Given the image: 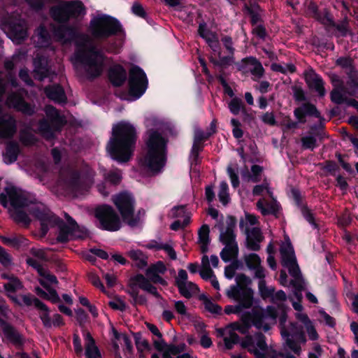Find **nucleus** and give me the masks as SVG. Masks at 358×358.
Returning a JSON list of instances; mask_svg holds the SVG:
<instances>
[{
	"label": "nucleus",
	"mask_w": 358,
	"mask_h": 358,
	"mask_svg": "<svg viewBox=\"0 0 358 358\" xmlns=\"http://www.w3.org/2000/svg\"><path fill=\"white\" fill-rule=\"evenodd\" d=\"M137 139L134 127L129 122H120L113 125L112 136L106 145L110 157L120 162H129L134 153Z\"/></svg>",
	"instance_id": "obj_1"
},
{
	"label": "nucleus",
	"mask_w": 358,
	"mask_h": 358,
	"mask_svg": "<svg viewBox=\"0 0 358 358\" xmlns=\"http://www.w3.org/2000/svg\"><path fill=\"white\" fill-rule=\"evenodd\" d=\"M32 214L41 222V228L45 234L49 227H58L57 241L60 243H66L73 239H83L88 236L87 230L80 227L69 216H66V222L60 220L44 206L33 208Z\"/></svg>",
	"instance_id": "obj_2"
},
{
	"label": "nucleus",
	"mask_w": 358,
	"mask_h": 358,
	"mask_svg": "<svg viewBox=\"0 0 358 358\" xmlns=\"http://www.w3.org/2000/svg\"><path fill=\"white\" fill-rule=\"evenodd\" d=\"M144 154L139 159V165L148 171L159 172L166 162V140L157 131H148L145 141Z\"/></svg>",
	"instance_id": "obj_3"
},
{
	"label": "nucleus",
	"mask_w": 358,
	"mask_h": 358,
	"mask_svg": "<svg viewBox=\"0 0 358 358\" xmlns=\"http://www.w3.org/2000/svg\"><path fill=\"white\" fill-rule=\"evenodd\" d=\"M75 62L80 64L90 77L99 76L103 71V55L93 45L87 35L80 36L76 41Z\"/></svg>",
	"instance_id": "obj_4"
},
{
	"label": "nucleus",
	"mask_w": 358,
	"mask_h": 358,
	"mask_svg": "<svg viewBox=\"0 0 358 358\" xmlns=\"http://www.w3.org/2000/svg\"><path fill=\"white\" fill-rule=\"evenodd\" d=\"M236 282L227 291L226 294L229 298L239 301V304L226 306L224 312L227 314L239 313L243 308H249L252 305L253 292L248 287L251 284L250 278L240 273L236 275Z\"/></svg>",
	"instance_id": "obj_5"
},
{
	"label": "nucleus",
	"mask_w": 358,
	"mask_h": 358,
	"mask_svg": "<svg viewBox=\"0 0 358 358\" xmlns=\"http://www.w3.org/2000/svg\"><path fill=\"white\" fill-rule=\"evenodd\" d=\"M5 193L0 194V203L5 208L8 207L9 199L11 208H9V213L12 218L17 223H22L27 225L30 222L28 215L19 208L26 206L29 204V201L24 193L16 187L8 185L4 189Z\"/></svg>",
	"instance_id": "obj_6"
},
{
	"label": "nucleus",
	"mask_w": 358,
	"mask_h": 358,
	"mask_svg": "<svg viewBox=\"0 0 358 358\" xmlns=\"http://www.w3.org/2000/svg\"><path fill=\"white\" fill-rule=\"evenodd\" d=\"M113 201L121 214L122 220L131 227L136 226L141 221V213L143 210L134 212L135 201L131 194L127 192H121L113 196Z\"/></svg>",
	"instance_id": "obj_7"
},
{
	"label": "nucleus",
	"mask_w": 358,
	"mask_h": 358,
	"mask_svg": "<svg viewBox=\"0 0 358 358\" xmlns=\"http://www.w3.org/2000/svg\"><path fill=\"white\" fill-rule=\"evenodd\" d=\"M241 346L257 358H285L283 355L268 348L265 337L262 334L246 336L241 342Z\"/></svg>",
	"instance_id": "obj_8"
},
{
	"label": "nucleus",
	"mask_w": 358,
	"mask_h": 358,
	"mask_svg": "<svg viewBox=\"0 0 358 358\" xmlns=\"http://www.w3.org/2000/svg\"><path fill=\"white\" fill-rule=\"evenodd\" d=\"M90 29L94 38L105 39L115 34L120 30V25L113 18L101 15L91 20Z\"/></svg>",
	"instance_id": "obj_9"
},
{
	"label": "nucleus",
	"mask_w": 358,
	"mask_h": 358,
	"mask_svg": "<svg viewBox=\"0 0 358 358\" xmlns=\"http://www.w3.org/2000/svg\"><path fill=\"white\" fill-rule=\"evenodd\" d=\"M280 252L282 266L287 268L290 275L294 278V280L291 281V284L298 289H303V282L301 279L299 268L291 243L288 242L283 243L280 247Z\"/></svg>",
	"instance_id": "obj_10"
},
{
	"label": "nucleus",
	"mask_w": 358,
	"mask_h": 358,
	"mask_svg": "<svg viewBox=\"0 0 358 358\" xmlns=\"http://www.w3.org/2000/svg\"><path fill=\"white\" fill-rule=\"evenodd\" d=\"M55 20L66 22L70 17H78L85 14V8L80 1L63 2L51 9Z\"/></svg>",
	"instance_id": "obj_11"
},
{
	"label": "nucleus",
	"mask_w": 358,
	"mask_h": 358,
	"mask_svg": "<svg viewBox=\"0 0 358 358\" xmlns=\"http://www.w3.org/2000/svg\"><path fill=\"white\" fill-rule=\"evenodd\" d=\"M94 215L102 229L115 231L121 228L120 217L113 207L107 205L99 206L96 208Z\"/></svg>",
	"instance_id": "obj_12"
},
{
	"label": "nucleus",
	"mask_w": 358,
	"mask_h": 358,
	"mask_svg": "<svg viewBox=\"0 0 358 358\" xmlns=\"http://www.w3.org/2000/svg\"><path fill=\"white\" fill-rule=\"evenodd\" d=\"M2 29L17 44L21 43L28 36L26 22L17 15L6 19L2 24Z\"/></svg>",
	"instance_id": "obj_13"
},
{
	"label": "nucleus",
	"mask_w": 358,
	"mask_h": 358,
	"mask_svg": "<svg viewBox=\"0 0 358 358\" xmlns=\"http://www.w3.org/2000/svg\"><path fill=\"white\" fill-rule=\"evenodd\" d=\"M277 313L275 308L268 306L266 310L255 308L252 310L251 319L252 324L259 329L266 331L271 325L275 323Z\"/></svg>",
	"instance_id": "obj_14"
},
{
	"label": "nucleus",
	"mask_w": 358,
	"mask_h": 358,
	"mask_svg": "<svg viewBox=\"0 0 358 358\" xmlns=\"http://www.w3.org/2000/svg\"><path fill=\"white\" fill-rule=\"evenodd\" d=\"M11 312L8 309L4 301L0 299V326L2 329L5 337L15 345H21L22 338L21 335L7 323L4 319H8Z\"/></svg>",
	"instance_id": "obj_15"
},
{
	"label": "nucleus",
	"mask_w": 358,
	"mask_h": 358,
	"mask_svg": "<svg viewBox=\"0 0 358 358\" xmlns=\"http://www.w3.org/2000/svg\"><path fill=\"white\" fill-rule=\"evenodd\" d=\"M45 113L47 117L50 119L51 124L48 120H43L39 122L38 129L45 138L50 139L54 136V131L55 130V126L62 124L64 123V118L60 116L58 111L51 106H47L45 107Z\"/></svg>",
	"instance_id": "obj_16"
},
{
	"label": "nucleus",
	"mask_w": 358,
	"mask_h": 358,
	"mask_svg": "<svg viewBox=\"0 0 358 358\" xmlns=\"http://www.w3.org/2000/svg\"><path fill=\"white\" fill-rule=\"evenodd\" d=\"M129 93L135 99L139 98L147 88L148 80L145 73L138 67L134 66L129 71Z\"/></svg>",
	"instance_id": "obj_17"
},
{
	"label": "nucleus",
	"mask_w": 358,
	"mask_h": 358,
	"mask_svg": "<svg viewBox=\"0 0 358 358\" xmlns=\"http://www.w3.org/2000/svg\"><path fill=\"white\" fill-rule=\"evenodd\" d=\"M281 335L285 340L288 348L296 355L301 352V344L306 341L305 335L301 331H298L296 324L291 323L289 329L282 327Z\"/></svg>",
	"instance_id": "obj_18"
},
{
	"label": "nucleus",
	"mask_w": 358,
	"mask_h": 358,
	"mask_svg": "<svg viewBox=\"0 0 358 358\" xmlns=\"http://www.w3.org/2000/svg\"><path fill=\"white\" fill-rule=\"evenodd\" d=\"M93 175L79 174L76 172L69 173L66 181L68 187L76 194H83L91 187L93 183Z\"/></svg>",
	"instance_id": "obj_19"
},
{
	"label": "nucleus",
	"mask_w": 358,
	"mask_h": 358,
	"mask_svg": "<svg viewBox=\"0 0 358 358\" xmlns=\"http://www.w3.org/2000/svg\"><path fill=\"white\" fill-rule=\"evenodd\" d=\"M39 282L50 294V300L54 303L59 301V297L56 291L51 288L52 285L57 284V278L45 268L39 271Z\"/></svg>",
	"instance_id": "obj_20"
},
{
	"label": "nucleus",
	"mask_w": 358,
	"mask_h": 358,
	"mask_svg": "<svg viewBox=\"0 0 358 358\" xmlns=\"http://www.w3.org/2000/svg\"><path fill=\"white\" fill-rule=\"evenodd\" d=\"M151 282L147 276L145 277L142 274H138L130 278L129 287V288H133V286H134L136 289L139 287L152 294L155 297L160 298V294L157 291V288L151 284Z\"/></svg>",
	"instance_id": "obj_21"
},
{
	"label": "nucleus",
	"mask_w": 358,
	"mask_h": 358,
	"mask_svg": "<svg viewBox=\"0 0 358 358\" xmlns=\"http://www.w3.org/2000/svg\"><path fill=\"white\" fill-rule=\"evenodd\" d=\"M154 346L158 351L162 352V358H165V355H168L170 357L176 356L179 353L185 352L186 349L185 343L179 345L166 344L162 337L154 341Z\"/></svg>",
	"instance_id": "obj_22"
},
{
	"label": "nucleus",
	"mask_w": 358,
	"mask_h": 358,
	"mask_svg": "<svg viewBox=\"0 0 358 358\" xmlns=\"http://www.w3.org/2000/svg\"><path fill=\"white\" fill-rule=\"evenodd\" d=\"M6 104L28 115H32L35 111L34 106L25 102L18 94H10L6 100Z\"/></svg>",
	"instance_id": "obj_23"
},
{
	"label": "nucleus",
	"mask_w": 358,
	"mask_h": 358,
	"mask_svg": "<svg viewBox=\"0 0 358 358\" xmlns=\"http://www.w3.org/2000/svg\"><path fill=\"white\" fill-rule=\"evenodd\" d=\"M166 271V268L162 262H157L151 265L145 272L146 276L154 283H159L163 286L167 285L166 281L161 277Z\"/></svg>",
	"instance_id": "obj_24"
},
{
	"label": "nucleus",
	"mask_w": 358,
	"mask_h": 358,
	"mask_svg": "<svg viewBox=\"0 0 358 358\" xmlns=\"http://www.w3.org/2000/svg\"><path fill=\"white\" fill-rule=\"evenodd\" d=\"M244 262L250 270L254 271L255 277L264 278V269L261 264V259L255 253H250L244 255Z\"/></svg>",
	"instance_id": "obj_25"
},
{
	"label": "nucleus",
	"mask_w": 358,
	"mask_h": 358,
	"mask_svg": "<svg viewBox=\"0 0 358 358\" xmlns=\"http://www.w3.org/2000/svg\"><path fill=\"white\" fill-rule=\"evenodd\" d=\"M16 131L15 120L9 114H0V137L10 138Z\"/></svg>",
	"instance_id": "obj_26"
},
{
	"label": "nucleus",
	"mask_w": 358,
	"mask_h": 358,
	"mask_svg": "<svg viewBox=\"0 0 358 358\" xmlns=\"http://www.w3.org/2000/svg\"><path fill=\"white\" fill-rule=\"evenodd\" d=\"M210 264L213 268H217L219 264L218 257L216 255H211L209 259L207 255H203L201 258L199 273L204 280H208V278L213 277L214 272L210 267Z\"/></svg>",
	"instance_id": "obj_27"
},
{
	"label": "nucleus",
	"mask_w": 358,
	"mask_h": 358,
	"mask_svg": "<svg viewBox=\"0 0 358 358\" xmlns=\"http://www.w3.org/2000/svg\"><path fill=\"white\" fill-rule=\"evenodd\" d=\"M305 80L310 88L315 90L320 96H324L325 90L323 81L313 69L306 71Z\"/></svg>",
	"instance_id": "obj_28"
},
{
	"label": "nucleus",
	"mask_w": 358,
	"mask_h": 358,
	"mask_svg": "<svg viewBox=\"0 0 358 358\" xmlns=\"http://www.w3.org/2000/svg\"><path fill=\"white\" fill-rule=\"evenodd\" d=\"M34 77L40 80L49 76L50 71L47 65V59L44 57L37 55L34 59Z\"/></svg>",
	"instance_id": "obj_29"
},
{
	"label": "nucleus",
	"mask_w": 358,
	"mask_h": 358,
	"mask_svg": "<svg viewBox=\"0 0 358 358\" xmlns=\"http://www.w3.org/2000/svg\"><path fill=\"white\" fill-rule=\"evenodd\" d=\"M235 227L236 222L231 220L227 223L226 228L221 231L220 240L223 245L237 244L234 234Z\"/></svg>",
	"instance_id": "obj_30"
},
{
	"label": "nucleus",
	"mask_w": 358,
	"mask_h": 358,
	"mask_svg": "<svg viewBox=\"0 0 358 358\" xmlns=\"http://www.w3.org/2000/svg\"><path fill=\"white\" fill-rule=\"evenodd\" d=\"M294 115L299 122H304L306 115H313L319 117L320 113L315 106L310 103H303L301 106L294 110Z\"/></svg>",
	"instance_id": "obj_31"
},
{
	"label": "nucleus",
	"mask_w": 358,
	"mask_h": 358,
	"mask_svg": "<svg viewBox=\"0 0 358 358\" xmlns=\"http://www.w3.org/2000/svg\"><path fill=\"white\" fill-rule=\"evenodd\" d=\"M85 355L87 358H101L100 352L95 344V341L89 332L85 334Z\"/></svg>",
	"instance_id": "obj_32"
},
{
	"label": "nucleus",
	"mask_w": 358,
	"mask_h": 358,
	"mask_svg": "<svg viewBox=\"0 0 358 358\" xmlns=\"http://www.w3.org/2000/svg\"><path fill=\"white\" fill-rule=\"evenodd\" d=\"M271 199V201H268L265 199H260L257 202V207L263 215L275 214L278 210L277 201L273 197Z\"/></svg>",
	"instance_id": "obj_33"
},
{
	"label": "nucleus",
	"mask_w": 358,
	"mask_h": 358,
	"mask_svg": "<svg viewBox=\"0 0 358 358\" xmlns=\"http://www.w3.org/2000/svg\"><path fill=\"white\" fill-rule=\"evenodd\" d=\"M32 40L36 46L45 48L49 45L50 38L47 30L43 27H40L32 36Z\"/></svg>",
	"instance_id": "obj_34"
},
{
	"label": "nucleus",
	"mask_w": 358,
	"mask_h": 358,
	"mask_svg": "<svg viewBox=\"0 0 358 358\" xmlns=\"http://www.w3.org/2000/svg\"><path fill=\"white\" fill-rule=\"evenodd\" d=\"M126 71L121 66H115L110 69L109 79L115 86H120L125 81Z\"/></svg>",
	"instance_id": "obj_35"
},
{
	"label": "nucleus",
	"mask_w": 358,
	"mask_h": 358,
	"mask_svg": "<svg viewBox=\"0 0 358 358\" xmlns=\"http://www.w3.org/2000/svg\"><path fill=\"white\" fill-rule=\"evenodd\" d=\"M1 278L8 280V282L3 285V287L9 296L10 294L14 293L22 288V282L13 275L2 273Z\"/></svg>",
	"instance_id": "obj_36"
},
{
	"label": "nucleus",
	"mask_w": 358,
	"mask_h": 358,
	"mask_svg": "<svg viewBox=\"0 0 358 358\" xmlns=\"http://www.w3.org/2000/svg\"><path fill=\"white\" fill-rule=\"evenodd\" d=\"M245 63L248 71L253 76V80H257L263 76L264 69L259 61L255 58L251 57L246 59Z\"/></svg>",
	"instance_id": "obj_37"
},
{
	"label": "nucleus",
	"mask_w": 358,
	"mask_h": 358,
	"mask_svg": "<svg viewBox=\"0 0 358 358\" xmlns=\"http://www.w3.org/2000/svg\"><path fill=\"white\" fill-rule=\"evenodd\" d=\"M47 96L57 103H64L66 100L64 90L59 85L45 87Z\"/></svg>",
	"instance_id": "obj_38"
},
{
	"label": "nucleus",
	"mask_w": 358,
	"mask_h": 358,
	"mask_svg": "<svg viewBox=\"0 0 358 358\" xmlns=\"http://www.w3.org/2000/svg\"><path fill=\"white\" fill-rule=\"evenodd\" d=\"M35 307L39 310V317L46 328H50L52 316L50 315L49 310L45 304L39 300H35Z\"/></svg>",
	"instance_id": "obj_39"
},
{
	"label": "nucleus",
	"mask_w": 358,
	"mask_h": 358,
	"mask_svg": "<svg viewBox=\"0 0 358 358\" xmlns=\"http://www.w3.org/2000/svg\"><path fill=\"white\" fill-rule=\"evenodd\" d=\"M238 254V244L224 245V248L220 252V257L224 262H227L231 259H236Z\"/></svg>",
	"instance_id": "obj_40"
},
{
	"label": "nucleus",
	"mask_w": 358,
	"mask_h": 358,
	"mask_svg": "<svg viewBox=\"0 0 358 358\" xmlns=\"http://www.w3.org/2000/svg\"><path fill=\"white\" fill-rule=\"evenodd\" d=\"M55 36L62 43H66L70 41L74 36V31L73 29L66 26H60L55 30Z\"/></svg>",
	"instance_id": "obj_41"
},
{
	"label": "nucleus",
	"mask_w": 358,
	"mask_h": 358,
	"mask_svg": "<svg viewBox=\"0 0 358 358\" xmlns=\"http://www.w3.org/2000/svg\"><path fill=\"white\" fill-rule=\"evenodd\" d=\"M127 255L135 262L137 267L143 268L148 264V257L140 250H131Z\"/></svg>",
	"instance_id": "obj_42"
},
{
	"label": "nucleus",
	"mask_w": 358,
	"mask_h": 358,
	"mask_svg": "<svg viewBox=\"0 0 358 358\" xmlns=\"http://www.w3.org/2000/svg\"><path fill=\"white\" fill-rule=\"evenodd\" d=\"M209 232V227L206 224L202 225L198 231L199 243L201 245V251L202 253H206L208 251Z\"/></svg>",
	"instance_id": "obj_43"
},
{
	"label": "nucleus",
	"mask_w": 358,
	"mask_h": 358,
	"mask_svg": "<svg viewBox=\"0 0 358 358\" xmlns=\"http://www.w3.org/2000/svg\"><path fill=\"white\" fill-rule=\"evenodd\" d=\"M178 289L181 295L187 299L196 294L199 290L198 286L190 281L183 283L178 287Z\"/></svg>",
	"instance_id": "obj_44"
},
{
	"label": "nucleus",
	"mask_w": 358,
	"mask_h": 358,
	"mask_svg": "<svg viewBox=\"0 0 358 358\" xmlns=\"http://www.w3.org/2000/svg\"><path fill=\"white\" fill-rule=\"evenodd\" d=\"M226 331L224 343L227 349H231L233 345L238 342L239 336L230 324L226 327Z\"/></svg>",
	"instance_id": "obj_45"
},
{
	"label": "nucleus",
	"mask_w": 358,
	"mask_h": 358,
	"mask_svg": "<svg viewBox=\"0 0 358 358\" xmlns=\"http://www.w3.org/2000/svg\"><path fill=\"white\" fill-rule=\"evenodd\" d=\"M1 241L9 246L18 248L21 245H24L26 239L22 236H12L10 237L1 236Z\"/></svg>",
	"instance_id": "obj_46"
},
{
	"label": "nucleus",
	"mask_w": 358,
	"mask_h": 358,
	"mask_svg": "<svg viewBox=\"0 0 358 358\" xmlns=\"http://www.w3.org/2000/svg\"><path fill=\"white\" fill-rule=\"evenodd\" d=\"M199 35L206 40L208 44H210L211 41L218 39L217 35L206 29L205 24H201L198 29Z\"/></svg>",
	"instance_id": "obj_47"
},
{
	"label": "nucleus",
	"mask_w": 358,
	"mask_h": 358,
	"mask_svg": "<svg viewBox=\"0 0 358 358\" xmlns=\"http://www.w3.org/2000/svg\"><path fill=\"white\" fill-rule=\"evenodd\" d=\"M230 111L234 115H238L240 112H245V108L243 101L238 98H234L228 104Z\"/></svg>",
	"instance_id": "obj_48"
},
{
	"label": "nucleus",
	"mask_w": 358,
	"mask_h": 358,
	"mask_svg": "<svg viewBox=\"0 0 358 358\" xmlns=\"http://www.w3.org/2000/svg\"><path fill=\"white\" fill-rule=\"evenodd\" d=\"M218 196L223 205H227L229 203L230 198L228 193V185L226 182L220 183Z\"/></svg>",
	"instance_id": "obj_49"
},
{
	"label": "nucleus",
	"mask_w": 358,
	"mask_h": 358,
	"mask_svg": "<svg viewBox=\"0 0 358 358\" xmlns=\"http://www.w3.org/2000/svg\"><path fill=\"white\" fill-rule=\"evenodd\" d=\"M271 68L273 71L280 72L282 73H294L296 71L295 66L291 63L285 65L272 64Z\"/></svg>",
	"instance_id": "obj_50"
},
{
	"label": "nucleus",
	"mask_w": 358,
	"mask_h": 358,
	"mask_svg": "<svg viewBox=\"0 0 358 358\" xmlns=\"http://www.w3.org/2000/svg\"><path fill=\"white\" fill-rule=\"evenodd\" d=\"M263 171V169L262 166L259 165H253L251 167V174H250L247 177L248 181H251L252 182H258L261 180V173Z\"/></svg>",
	"instance_id": "obj_51"
},
{
	"label": "nucleus",
	"mask_w": 358,
	"mask_h": 358,
	"mask_svg": "<svg viewBox=\"0 0 358 358\" xmlns=\"http://www.w3.org/2000/svg\"><path fill=\"white\" fill-rule=\"evenodd\" d=\"M210 134H206L202 130L197 129L194 131V141L192 147L193 151L199 149V143L205 138H208Z\"/></svg>",
	"instance_id": "obj_52"
},
{
	"label": "nucleus",
	"mask_w": 358,
	"mask_h": 358,
	"mask_svg": "<svg viewBox=\"0 0 358 358\" xmlns=\"http://www.w3.org/2000/svg\"><path fill=\"white\" fill-rule=\"evenodd\" d=\"M259 281L258 287H259V289L262 296L264 299H266V298H268V297H271V296H273V294L274 292V289L273 287H268L266 285V282H265V280H264V278H259Z\"/></svg>",
	"instance_id": "obj_53"
},
{
	"label": "nucleus",
	"mask_w": 358,
	"mask_h": 358,
	"mask_svg": "<svg viewBox=\"0 0 358 358\" xmlns=\"http://www.w3.org/2000/svg\"><path fill=\"white\" fill-rule=\"evenodd\" d=\"M113 334L116 340H122L129 352L132 351L133 347L130 338L124 334H119L115 329H113Z\"/></svg>",
	"instance_id": "obj_54"
},
{
	"label": "nucleus",
	"mask_w": 358,
	"mask_h": 358,
	"mask_svg": "<svg viewBox=\"0 0 358 358\" xmlns=\"http://www.w3.org/2000/svg\"><path fill=\"white\" fill-rule=\"evenodd\" d=\"M264 191H266L270 198H273V192L270 189L269 183L264 180L262 185H258L254 187L252 194L254 195H261Z\"/></svg>",
	"instance_id": "obj_55"
},
{
	"label": "nucleus",
	"mask_w": 358,
	"mask_h": 358,
	"mask_svg": "<svg viewBox=\"0 0 358 358\" xmlns=\"http://www.w3.org/2000/svg\"><path fill=\"white\" fill-rule=\"evenodd\" d=\"M0 263L5 267L12 264L11 256L1 247H0Z\"/></svg>",
	"instance_id": "obj_56"
},
{
	"label": "nucleus",
	"mask_w": 358,
	"mask_h": 358,
	"mask_svg": "<svg viewBox=\"0 0 358 358\" xmlns=\"http://www.w3.org/2000/svg\"><path fill=\"white\" fill-rule=\"evenodd\" d=\"M127 292L133 298L134 303H143L145 301L144 296L138 295V290L134 286L133 288H129Z\"/></svg>",
	"instance_id": "obj_57"
},
{
	"label": "nucleus",
	"mask_w": 358,
	"mask_h": 358,
	"mask_svg": "<svg viewBox=\"0 0 358 358\" xmlns=\"http://www.w3.org/2000/svg\"><path fill=\"white\" fill-rule=\"evenodd\" d=\"M189 220L190 216H186L183 220L178 219L171 224V229L174 231L182 229L189 224Z\"/></svg>",
	"instance_id": "obj_58"
},
{
	"label": "nucleus",
	"mask_w": 358,
	"mask_h": 358,
	"mask_svg": "<svg viewBox=\"0 0 358 358\" xmlns=\"http://www.w3.org/2000/svg\"><path fill=\"white\" fill-rule=\"evenodd\" d=\"M173 217L178 219L183 220L186 216H189V214L186 212L185 206H178L172 209Z\"/></svg>",
	"instance_id": "obj_59"
},
{
	"label": "nucleus",
	"mask_w": 358,
	"mask_h": 358,
	"mask_svg": "<svg viewBox=\"0 0 358 358\" xmlns=\"http://www.w3.org/2000/svg\"><path fill=\"white\" fill-rule=\"evenodd\" d=\"M231 123L233 126V135L236 138H240L243 136V132L241 128V123L236 119H232Z\"/></svg>",
	"instance_id": "obj_60"
},
{
	"label": "nucleus",
	"mask_w": 358,
	"mask_h": 358,
	"mask_svg": "<svg viewBox=\"0 0 358 358\" xmlns=\"http://www.w3.org/2000/svg\"><path fill=\"white\" fill-rule=\"evenodd\" d=\"M105 178L112 184L117 185L120 182L122 176L119 171H111L106 176Z\"/></svg>",
	"instance_id": "obj_61"
},
{
	"label": "nucleus",
	"mask_w": 358,
	"mask_h": 358,
	"mask_svg": "<svg viewBox=\"0 0 358 358\" xmlns=\"http://www.w3.org/2000/svg\"><path fill=\"white\" fill-rule=\"evenodd\" d=\"M301 142L303 147L306 149L313 150L316 146V139L310 136L303 137Z\"/></svg>",
	"instance_id": "obj_62"
},
{
	"label": "nucleus",
	"mask_w": 358,
	"mask_h": 358,
	"mask_svg": "<svg viewBox=\"0 0 358 358\" xmlns=\"http://www.w3.org/2000/svg\"><path fill=\"white\" fill-rule=\"evenodd\" d=\"M248 238L261 242L263 240L262 232L259 228L254 227L248 232Z\"/></svg>",
	"instance_id": "obj_63"
},
{
	"label": "nucleus",
	"mask_w": 358,
	"mask_h": 358,
	"mask_svg": "<svg viewBox=\"0 0 358 358\" xmlns=\"http://www.w3.org/2000/svg\"><path fill=\"white\" fill-rule=\"evenodd\" d=\"M262 122L268 125L274 126L276 124L275 115L272 112H267L263 114L261 117Z\"/></svg>",
	"instance_id": "obj_64"
}]
</instances>
